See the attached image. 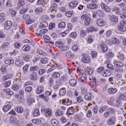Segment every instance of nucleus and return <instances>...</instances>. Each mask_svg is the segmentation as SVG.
<instances>
[{"mask_svg":"<svg viewBox=\"0 0 126 126\" xmlns=\"http://www.w3.org/2000/svg\"><path fill=\"white\" fill-rule=\"evenodd\" d=\"M81 18L82 20H84L86 26H89L91 22V18L87 15H83Z\"/></svg>","mask_w":126,"mask_h":126,"instance_id":"1","label":"nucleus"},{"mask_svg":"<svg viewBox=\"0 0 126 126\" xmlns=\"http://www.w3.org/2000/svg\"><path fill=\"white\" fill-rule=\"evenodd\" d=\"M118 29L122 32L126 31V21L123 20L121 21L120 25L118 26Z\"/></svg>","mask_w":126,"mask_h":126,"instance_id":"2","label":"nucleus"},{"mask_svg":"<svg viewBox=\"0 0 126 126\" xmlns=\"http://www.w3.org/2000/svg\"><path fill=\"white\" fill-rule=\"evenodd\" d=\"M109 45H120V40L117 38H112L111 40L109 41Z\"/></svg>","mask_w":126,"mask_h":126,"instance_id":"3","label":"nucleus"},{"mask_svg":"<svg viewBox=\"0 0 126 126\" xmlns=\"http://www.w3.org/2000/svg\"><path fill=\"white\" fill-rule=\"evenodd\" d=\"M55 45L56 47H58V48H59L62 51H64V50H65V47L63 46V42L62 41H58L55 43Z\"/></svg>","mask_w":126,"mask_h":126,"instance_id":"4","label":"nucleus"},{"mask_svg":"<svg viewBox=\"0 0 126 126\" xmlns=\"http://www.w3.org/2000/svg\"><path fill=\"white\" fill-rule=\"evenodd\" d=\"M114 57H115V53L111 51H108L105 55V58L107 59V60L113 59Z\"/></svg>","mask_w":126,"mask_h":126,"instance_id":"5","label":"nucleus"},{"mask_svg":"<svg viewBox=\"0 0 126 126\" xmlns=\"http://www.w3.org/2000/svg\"><path fill=\"white\" fill-rule=\"evenodd\" d=\"M11 109V103L10 102H7V104L4 106L2 108L3 112L5 113L9 111Z\"/></svg>","mask_w":126,"mask_h":126,"instance_id":"6","label":"nucleus"},{"mask_svg":"<svg viewBox=\"0 0 126 126\" xmlns=\"http://www.w3.org/2000/svg\"><path fill=\"white\" fill-rule=\"evenodd\" d=\"M15 64L17 66L21 67V66L24 64V62L23 61V60L21 59H18L15 61Z\"/></svg>","mask_w":126,"mask_h":126,"instance_id":"7","label":"nucleus"},{"mask_svg":"<svg viewBox=\"0 0 126 126\" xmlns=\"http://www.w3.org/2000/svg\"><path fill=\"white\" fill-rule=\"evenodd\" d=\"M116 122V118L115 117H111L108 119L107 123L108 126H114Z\"/></svg>","mask_w":126,"mask_h":126,"instance_id":"8","label":"nucleus"},{"mask_svg":"<svg viewBox=\"0 0 126 126\" xmlns=\"http://www.w3.org/2000/svg\"><path fill=\"white\" fill-rule=\"evenodd\" d=\"M114 64L115 67H116V68H120L124 66V63L121 61H115L114 62Z\"/></svg>","mask_w":126,"mask_h":126,"instance_id":"9","label":"nucleus"},{"mask_svg":"<svg viewBox=\"0 0 126 126\" xmlns=\"http://www.w3.org/2000/svg\"><path fill=\"white\" fill-rule=\"evenodd\" d=\"M91 60V58H90V56L86 55H84L83 58L82 59V62H83V63H90Z\"/></svg>","mask_w":126,"mask_h":126,"instance_id":"10","label":"nucleus"},{"mask_svg":"<svg viewBox=\"0 0 126 126\" xmlns=\"http://www.w3.org/2000/svg\"><path fill=\"white\" fill-rule=\"evenodd\" d=\"M100 6L103 10H105L107 12H111V9L108 6H106V5L104 3H101L100 4Z\"/></svg>","mask_w":126,"mask_h":126,"instance_id":"11","label":"nucleus"},{"mask_svg":"<svg viewBox=\"0 0 126 126\" xmlns=\"http://www.w3.org/2000/svg\"><path fill=\"white\" fill-rule=\"evenodd\" d=\"M11 26H12V23H11L10 21H8L5 22L4 27L5 29H6V30L10 29Z\"/></svg>","mask_w":126,"mask_h":126,"instance_id":"12","label":"nucleus"},{"mask_svg":"<svg viewBox=\"0 0 126 126\" xmlns=\"http://www.w3.org/2000/svg\"><path fill=\"white\" fill-rule=\"evenodd\" d=\"M77 4H78V1H73L69 3V7L70 8H74V7H76Z\"/></svg>","mask_w":126,"mask_h":126,"instance_id":"13","label":"nucleus"},{"mask_svg":"<svg viewBox=\"0 0 126 126\" xmlns=\"http://www.w3.org/2000/svg\"><path fill=\"white\" fill-rule=\"evenodd\" d=\"M43 118H41L38 119H35L32 120V122L33 123V124H34L35 125H41V124H42V121H43Z\"/></svg>","mask_w":126,"mask_h":126,"instance_id":"14","label":"nucleus"},{"mask_svg":"<svg viewBox=\"0 0 126 126\" xmlns=\"http://www.w3.org/2000/svg\"><path fill=\"white\" fill-rule=\"evenodd\" d=\"M96 24L98 26H104L105 25V21L102 18L98 19L96 21Z\"/></svg>","mask_w":126,"mask_h":126,"instance_id":"15","label":"nucleus"},{"mask_svg":"<svg viewBox=\"0 0 126 126\" xmlns=\"http://www.w3.org/2000/svg\"><path fill=\"white\" fill-rule=\"evenodd\" d=\"M98 31V28H94V27H90L87 28V32H97Z\"/></svg>","mask_w":126,"mask_h":126,"instance_id":"16","label":"nucleus"},{"mask_svg":"<svg viewBox=\"0 0 126 126\" xmlns=\"http://www.w3.org/2000/svg\"><path fill=\"white\" fill-rule=\"evenodd\" d=\"M87 7L89 9H95L98 8V5L95 4L90 3L87 5Z\"/></svg>","mask_w":126,"mask_h":126,"instance_id":"17","label":"nucleus"},{"mask_svg":"<svg viewBox=\"0 0 126 126\" xmlns=\"http://www.w3.org/2000/svg\"><path fill=\"white\" fill-rule=\"evenodd\" d=\"M75 112V110L73 108V107H70L67 111V114L68 115V116H71V115H73Z\"/></svg>","mask_w":126,"mask_h":126,"instance_id":"18","label":"nucleus"},{"mask_svg":"<svg viewBox=\"0 0 126 126\" xmlns=\"http://www.w3.org/2000/svg\"><path fill=\"white\" fill-rule=\"evenodd\" d=\"M119 18L117 16L113 15L110 17V20L112 22H115V23H118L119 21Z\"/></svg>","mask_w":126,"mask_h":126,"instance_id":"19","label":"nucleus"},{"mask_svg":"<svg viewBox=\"0 0 126 126\" xmlns=\"http://www.w3.org/2000/svg\"><path fill=\"white\" fill-rule=\"evenodd\" d=\"M3 91H4V92H5L7 95H9L10 96L11 95H13V92L10 90V89L9 88L4 89H3Z\"/></svg>","mask_w":126,"mask_h":126,"instance_id":"20","label":"nucleus"},{"mask_svg":"<svg viewBox=\"0 0 126 126\" xmlns=\"http://www.w3.org/2000/svg\"><path fill=\"white\" fill-rule=\"evenodd\" d=\"M51 123L53 126H60L59 121H58L56 119H53L51 121Z\"/></svg>","mask_w":126,"mask_h":126,"instance_id":"21","label":"nucleus"},{"mask_svg":"<svg viewBox=\"0 0 126 126\" xmlns=\"http://www.w3.org/2000/svg\"><path fill=\"white\" fill-rule=\"evenodd\" d=\"M45 114L46 117H51L52 116V110L50 108H48L45 110Z\"/></svg>","mask_w":126,"mask_h":126,"instance_id":"22","label":"nucleus"},{"mask_svg":"<svg viewBox=\"0 0 126 126\" xmlns=\"http://www.w3.org/2000/svg\"><path fill=\"white\" fill-rule=\"evenodd\" d=\"M118 90L116 88H110L108 90V93L109 94H115L117 93Z\"/></svg>","mask_w":126,"mask_h":126,"instance_id":"23","label":"nucleus"},{"mask_svg":"<svg viewBox=\"0 0 126 126\" xmlns=\"http://www.w3.org/2000/svg\"><path fill=\"white\" fill-rule=\"evenodd\" d=\"M5 63H6V64H8V65L13 64L14 63V60L12 59H6L5 60Z\"/></svg>","mask_w":126,"mask_h":126,"instance_id":"24","label":"nucleus"},{"mask_svg":"<svg viewBox=\"0 0 126 126\" xmlns=\"http://www.w3.org/2000/svg\"><path fill=\"white\" fill-rule=\"evenodd\" d=\"M85 99H86L87 101H91L92 100V94H91V93H88L85 96Z\"/></svg>","mask_w":126,"mask_h":126,"instance_id":"25","label":"nucleus"},{"mask_svg":"<svg viewBox=\"0 0 126 126\" xmlns=\"http://www.w3.org/2000/svg\"><path fill=\"white\" fill-rule=\"evenodd\" d=\"M122 100L120 99L119 98L117 99V100H116L115 103L114 104L115 107H121L122 105Z\"/></svg>","mask_w":126,"mask_h":126,"instance_id":"26","label":"nucleus"},{"mask_svg":"<svg viewBox=\"0 0 126 126\" xmlns=\"http://www.w3.org/2000/svg\"><path fill=\"white\" fill-rule=\"evenodd\" d=\"M16 117L15 116H11L10 117V123L11 125H14V123H16Z\"/></svg>","mask_w":126,"mask_h":126,"instance_id":"27","label":"nucleus"},{"mask_svg":"<svg viewBox=\"0 0 126 126\" xmlns=\"http://www.w3.org/2000/svg\"><path fill=\"white\" fill-rule=\"evenodd\" d=\"M30 70L31 72H35V71L39 70V67L37 66H32L30 67Z\"/></svg>","mask_w":126,"mask_h":126,"instance_id":"28","label":"nucleus"},{"mask_svg":"<svg viewBox=\"0 0 126 126\" xmlns=\"http://www.w3.org/2000/svg\"><path fill=\"white\" fill-rule=\"evenodd\" d=\"M25 4V2L24 0H18V7H22Z\"/></svg>","mask_w":126,"mask_h":126,"instance_id":"29","label":"nucleus"},{"mask_svg":"<svg viewBox=\"0 0 126 126\" xmlns=\"http://www.w3.org/2000/svg\"><path fill=\"white\" fill-rule=\"evenodd\" d=\"M86 72L87 74H90L91 75L93 73V69L91 68L90 67H87Z\"/></svg>","mask_w":126,"mask_h":126,"instance_id":"30","label":"nucleus"},{"mask_svg":"<svg viewBox=\"0 0 126 126\" xmlns=\"http://www.w3.org/2000/svg\"><path fill=\"white\" fill-rule=\"evenodd\" d=\"M57 86H54V89H57L58 88V86H61L63 84V80H57L56 81Z\"/></svg>","mask_w":126,"mask_h":126,"instance_id":"31","label":"nucleus"},{"mask_svg":"<svg viewBox=\"0 0 126 126\" xmlns=\"http://www.w3.org/2000/svg\"><path fill=\"white\" fill-rule=\"evenodd\" d=\"M100 48L102 52H104V53L108 51V46H107V45H106L105 44H102L100 46Z\"/></svg>","mask_w":126,"mask_h":126,"instance_id":"32","label":"nucleus"},{"mask_svg":"<svg viewBox=\"0 0 126 126\" xmlns=\"http://www.w3.org/2000/svg\"><path fill=\"white\" fill-rule=\"evenodd\" d=\"M77 82L75 79H71L69 80V84L71 86L74 87L76 85Z\"/></svg>","mask_w":126,"mask_h":126,"instance_id":"33","label":"nucleus"},{"mask_svg":"<svg viewBox=\"0 0 126 126\" xmlns=\"http://www.w3.org/2000/svg\"><path fill=\"white\" fill-rule=\"evenodd\" d=\"M33 116L34 117H38V116H40V111L38 109H34V111L33 113Z\"/></svg>","mask_w":126,"mask_h":126,"instance_id":"34","label":"nucleus"},{"mask_svg":"<svg viewBox=\"0 0 126 126\" xmlns=\"http://www.w3.org/2000/svg\"><path fill=\"white\" fill-rule=\"evenodd\" d=\"M15 111L19 114H21L23 113V108L21 107H16L15 108Z\"/></svg>","mask_w":126,"mask_h":126,"instance_id":"35","label":"nucleus"},{"mask_svg":"<svg viewBox=\"0 0 126 126\" xmlns=\"http://www.w3.org/2000/svg\"><path fill=\"white\" fill-rule=\"evenodd\" d=\"M65 93H66V91H65V89L62 88L60 90V94L61 96H64L65 95Z\"/></svg>","mask_w":126,"mask_h":126,"instance_id":"36","label":"nucleus"},{"mask_svg":"<svg viewBox=\"0 0 126 126\" xmlns=\"http://www.w3.org/2000/svg\"><path fill=\"white\" fill-rule=\"evenodd\" d=\"M117 57H118V59L119 60V61L125 60V55L123 53H119Z\"/></svg>","mask_w":126,"mask_h":126,"instance_id":"37","label":"nucleus"},{"mask_svg":"<svg viewBox=\"0 0 126 126\" xmlns=\"http://www.w3.org/2000/svg\"><path fill=\"white\" fill-rule=\"evenodd\" d=\"M28 10V8L27 7H24L22 8V9L20 10V13L21 14H24V13H26L27 11Z\"/></svg>","mask_w":126,"mask_h":126,"instance_id":"38","label":"nucleus"},{"mask_svg":"<svg viewBox=\"0 0 126 126\" xmlns=\"http://www.w3.org/2000/svg\"><path fill=\"white\" fill-rule=\"evenodd\" d=\"M48 23H47L46 22H43L40 24V25L39 26V28H46V27H48Z\"/></svg>","mask_w":126,"mask_h":126,"instance_id":"39","label":"nucleus"},{"mask_svg":"<svg viewBox=\"0 0 126 126\" xmlns=\"http://www.w3.org/2000/svg\"><path fill=\"white\" fill-rule=\"evenodd\" d=\"M65 56L68 59H72L73 55L70 51H68L65 53Z\"/></svg>","mask_w":126,"mask_h":126,"instance_id":"40","label":"nucleus"},{"mask_svg":"<svg viewBox=\"0 0 126 126\" xmlns=\"http://www.w3.org/2000/svg\"><path fill=\"white\" fill-rule=\"evenodd\" d=\"M9 13L11 15V16H15L16 15V11L13 9H10Z\"/></svg>","mask_w":126,"mask_h":126,"instance_id":"41","label":"nucleus"},{"mask_svg":"<svg viewBox=\"0 0 126 126\" xmlns=\"http://www.w3.org/2000/svg\"><path fill=\"white\" fill-rule=\"evenodd\" d=\"M116 100V98H115V97L112 96L110 98L109 101H108V104L109 105H113V103L115 102Z\"/></svg>","mask_w":126,"mask_h":126,"instance_id":"42","label":"nucleus"},{"mask_svg":"<svg viewBox=\"0 0 126 126\" xmlns=\"http://www.w3.org/2000/svg\"><path fill=\"white\" fill-rule=\"evenodd\" d=\"M43 12V8L41 7L36 8L35 9V12L37 14H39V13H41V12Z\"/></svg>","mask_w":126,"mask_h":126,"instance_id":"43","label":"nucleus"},{"mask_svg":"<svg viewBox=\"0 0 126 126\" xmlns=\"http://www.w3.org/2000/svg\"><path fill=\"white\" fill-rule=\"evenodd\" d=\"M43 91H44V88L43 87H38L36 90V93L37 94H41Z\"/></svg>","mask_w":126,"mask_h":126,"instance_id":"44","label":"nucleus"},{"mask_svg":"<svg viewBox=\"0 0 126 126\" xmlns=\"http://www.w3.org/2000/svg\"><path fill=\"white\" fill-rule=\"evenodd\" d=\"M58 8V4L57 3H53L51 5V7H50V10H57Z\"/></svg>","mask_w":126,"mask_h":126,"instance_id":"45","label":"nucleus"},{"mask_svg":"<svg viewBox=\"0 0 126 126\" xmlns=\"http://www.w3.org/2000/svg\"><path fill=\"white\" fill-rule=\"evenodd\" d=\"M37 77L38 75L35 72L32 73V74L30 76L31 79H36V78H37Z\"/></svg>","mask_w":126,"mask_h":126,"instance_id":"46","label":"nucleus"},{"mask_svg":"<svg viewBox=\"0 0 126 126\" xmlns=\"http://www.w3.org/2000/svg\"><path fill=\"white\" fill-rule=\"evenodd\" d=\"M119 99H120V100H123V101H126V94H121L119 95Z\"/></svg>","mask_w":126,"mask_h":126,"instance_id":"47","label":"nucleus"},{"mask_svg":"<svg viewBox=\"0 0 126 126\" xmlns=\"http://www.w3.org/2000/svg\"><path fill=\"white\" fill-rule=\"evenodd\" d=\"M63 111L60 110H58L56 112V117H59V116H63Z\"/></svg>","mask_w":126,"mask_h":126,"instance_id":"48","label":"nucleus"},{"mask_svg":"<svg viewBox=\"0 0 126 126\" xmlns=\"http://www.w3.org/2000/svg\"><path fill=\"white\" fill-rule=\"evenodd\" d=\"M108 109V106H103L102 107H101L99 110V113H103V112H105V111H106V110H107Z\"/></svg>","mask_w":126,"mask_h":126,"instance_id":"49","label":"nucleus"},{"mask_svg":"<svg viewBox=\"0 0 126 126\" xmlns=\"http://www.w3.org/2000/svg\"><path fill=\"white\" fill-rule=\"evenodd\" d=\"M62 102L63 103H66V106H68L69 105H71V103H72L71 100H69L68 99L65 100L64 99L62 101Z\"/></svg>","mask_w":126,"mask_h":126,"instance_id":"50","label":"nucleus"},{"mask_svg":"<svg viewBox=\"0 0 126 126\" xmlns=\"http://www.w3.org/2000/svg\"><path fill=\"white\" fill-rule=\"evenodd\" d=\"M5 5L7 7H11L12 6V3L11 0H7Z\"/></svg>","mask_w":126,"mask_h":126,"instance_id":"51","label":"nucleus"},{"mask_svg":"<svg viewBox=\"0 0 126 126\" xmlns=\"http://www.w3.org/2000/svg\"><path fill=\"white\" fill-rule=\"evenodd\" d=\"M61 76V74H60L58 72H54L52 74V76L54 78H59V77Z\"/></svg>","mask_w":126,"mask_h":126,"instance_id":"52","label":"nucleus"},{"mask_svg":"<svg viewBox=\"0 0 126 126\" xmlns=\"http://www.w3.org/2000/svg\"><path fill=\"white\" fill-rule=\"evenodd\" d=\"M40 36H42V35H44L45 33H47L48 32V30L46 29H43L40 31Z\"/></svg>","mask_w":126,"mask_h":126,"instance_id":"53","label":"nucleus"},{"mask_svg":"<svg viewBox=\"0 0 126 126\" xmlns=\"http://www.w3.org/2000/svg\"><path fill=\"white\" fill-rule=\"evenodd\" d=\"M4 21V14L3 13L0 14V23H2Z\"/></svg>","mask_w":126,"mask_h":126,"instance_id":"54","label":"nucleus"},{"mask_svg":"<svg viewBox=\"0 0 126 126\" xmlns=\"http://www.w3.org/2000/svg\"><path fill=\"white\" fill-rule=\"evenodd\" d=\"M49 62V59L47 58H43L41 59V63H47Z\"/></svg>","mask_w":126,"mask_h":126,"instance_id":"55","label":"nucleus"},{"mask_svg":"<svg viewBox=\"0 0 126 126\" xmlns=\"http://www.w3.org/2000/svg\"><path fill=\"white\" fill-rule=\"evenodd\" d=\"M51 13L52 14L50 15L51 18H55V17H56L57 10H51Z\"/></svg>","mask_w":126,"mask_h":126,"instance_id":"56","label":"nucleus"},{"mask_svg":"<svg viewBox=\"0 0 126 126\" xmlns=\"http://www.w3.org/2000/svg\"><path fill=\"white\" fill-rule=\"evenodd\" d=\"M30 49V47L28 45H25L23 47L22 50L23 51H25V52H28Z\"/></svg>","mask_w":126,"mask_h":126,"instance_id":"57","label":"nucleus"},{"mask_svg":"<svg viewBox=\"0 0 126 126\" xmlns=\"http://www.w3.org/2000/svg\"><path fill=\"white\" fill-rule=\"evenodd\" d=\"M70 36L71 38H73V39H75L76 37H77V33L76 32H72L70 34Z\"/></svg>","mask_w":126,"mask_h":126,"instance_id":"58","label":"nucleus"},{"mask_svg":"<svg viewBox=\"0 0 126 126\" xmlns=\"http://www.w3.org/2000/svg\"><path fill=\"white\" fill-rule=\"evenodd\" d=\"M23 59L25 60V62H28L29 61V59H30V55H25L23 57Z\"/></svg>","mask_w":126,"mask_h":126,"instance_id":"59","label":"nucleus"},{"mask_svg":"<svg viewBox=\"0 0 126 126\" xmlns=\"http://www.w3.org/2000/svg\"><path fill=\"white\" fill-rule=\"evenodd\" d=\"M78 45H77V44H74L72 47V49L74 52H77V50H78Z\"/></svg>","mask_w":126,"mask_h":126,"instance_id":"60","label":"nucleus"},{"mask_svg":"<svg viewBox=\"0 0 126 126\" xmlns=\"http://www.w3.org/2000/svg\"><path fill=\"white\" fill-rule=\"evenodd\" d=\"M59 28H64L65 27V23L64 22H62L59 24Z\"/></svg>","mask_w":126,"mask_h":126,"instance_id":"61","label":"nucleus"},{"mask_svg":"<svg viewBox=\"0 0 126 126\" xmlns=\"http://www.w3.org/2000/svg\"><path fill=\"white\" fill-rule=\"evenodd\" d=\"M11 82L10 81H7L4 83V87H9L10 86Z\"/></svg>","mask_w":126,"mask_h":126,"instance_id":"62","label":"nucleus"},{"mask_svg":"<svg viewBox=\"0 0 126 126\" xmlns=\"http://www.w3.org/2000/svg\"><path fill=\"white\" fill-rule=\"evenodd\" d=\"M12 88L14 91H18L19 90V86L17 85H14Z\"/></svg>","mask_w":126,"mask_h":126,"instance_id":"63","label":"nucleus"},{"mask_svg":"<svg viewBox=\"0 0 126 126\" xmlns=\"http://www.w3.org/2000/svg\"><path fill=\"white\" fill-rule=\"evenodd\" d=\"M91 55L92 58L94 59V58H96L97 57V56L98 55V53L96 51H93L91 53Z\"/></svg>","mask_w":126,"mask_h":126,"instance_id":"64","label":"nucleus"}]
</instances>
